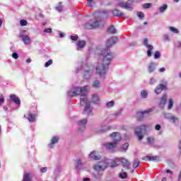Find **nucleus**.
<instances>
[{"label":"nucleus","mask_w":181,"mask_h":181,"mask_svg":"<svg viewBox=\"0 0 181 181\" xmlns=\"http://www.w3.org/2000/svg\"><path fill=\"white\" fill-rule=\"evenodd\" d=\"M166 101H168V95L166 94H164L160 101V105H165L166 104Z\"/></svg>","instance_id":"23"},{"label":"nucleus","mask_w":181,"mask_h":181,"mask_svg":"<svg viewBox=\"0 0 181 181\" xmlns=\"http://www.w3.org/2000/svg\"><path fill=\"white\" fill-rule=\"evenodd\" d=\"M27 119L30 122H33L36 119V115L30 113Z\"/></svg>","instance_id":"24"},{"label":"nucleus","mask_w":181,"mask_h":181,"mask_svg":"<svg viewBox=\"0 0 181 181\" xmlns=\"http://www.w3.org/2000/svg\"><path fill=\"white\" fill-rule=\"evenodd\" d=\"M124 168H127V169H129V166L131 163H129V161L125 158H120Z\"/></svg>","instance_id":"19"},{"label":"nucleus","mask_w":181,"mask_h":181,"mask_svg":"<svg viewBox=\"0 0 181 181\" xmlns=\"http://www.w3.org/2000/svg\"><path fill=\"white\" fill-rule=\"evenodd\" d=\"M93 87H94L95 88H100V81L97 80L93 82Z\"/></svg>","instance_id":"36"},{"label":"nucleus","mask_w":181,"mask_h":181,"mask_svg":"<svg viewBox=\"0 0 181 181\" xmlns=\"http://www.w3.org/2000/svg\"><path fill=\"white\" fill-rule=\"evenodd\" d=\"M146 129H148V126L146 124H141L140 127L136 128L134 134L138 136L139 141H142L144 139V135L142 134L146 133Z\"/></svg>","instance_id":"4"},{"label":"nucleus","mask_w":181,"mask_h":181,"mask_svg":"<svg viewBox=\"0 0 181 181\" xmlns=\"http://www.w3.org/2000/svg\"><path fill=\"white\" fill-rule=\"evenodd\" d=\"M170 120L173 122V124H176V122H177V121H179V119H177L175 116H171L170 117Z\"/></svg>","instance_id":"35"},{"label":"nucleus","mask_w":181,"mask_h":181,"mask_svg":"<svg viewBox=\"0 0 181 181\" xmlns=\"http://www.w3.org/2000/svg\"><path fill=\"white\" fill-rule=\"evenodd\" d=\"M180 153L181 154V141L179 143Z\"/></svg>","instance_id":"58"},{"label":"nucleus","mask_w":181,"mask_h":181,"mask_svg":"<svg viewBox=\"0 0 181 181\" xmlns=\"http://www.w3.org/2000/svg\"><path fill=\"white\" fill-rule=\"evenodd\" d=\"M71 39L72 40H74V41H77L78 40V36H73V35H71Z\"/></svg>","instance_id":"51"},{"label":"nucleus","mask_w":181,"mask_h":181,"mask_svg":"<svg viewBox=\"0 0 181 181\" xmlns=\"http://www.w3.org/2000/svg\"><path fill=\"white\" fill-rule=\"evenodd\" d=\"M159 162V156H151L150 157V162Z\"/></svg>","instance_id":"31"},{"label":"nucleus","mask_w":181,"mask_h":181,"mask_svg":"<svg viewBox=\"0 0 181 181\" xmlns=\"http://www.w3.org/2000/svg\"><path fill=\"white\" fill-rule=\"evenodd\" d=\"M144 45L148 49L147 50L148 57H151V56H152V49H153V46L148 44V38H145L144 40Z\"/></svg>","instance_id":"7"},{"label":"nucleus","mask_w":181,"mask_h":181,"mask_svg":"<svg viewBox=\"0 0 181 181\" xmlns=\"http://www.w3.org/2000/svg\"><path fill=\"white\" fill-rule=\"evenodd\" d=\"M87 6H88V8H93V6L95 5V1L94 0H87Z\"/></svg>","instance_id":"29"},{"label":"nucleus","mask_w":181,"mask_h":181,"mask_svg":"<svg viewBox=\"0 0 181 181\" xmlns=\"http://www.w3.org/2000/svg\"><path fill=\"white\" fill-rule=\"evenodd\" d=\"M118 42V38L115 36L112 37L111 38H109L106 42V47H112L115 43Z\"/></svg>","instance_id":"8"},{"label":"nucleus","mask_w":181,"mask_h":181,"mask_svg":"<svg viewBox=\"0 0 181 181\" xmlns=\"http://www.w3.org/2000/svg\"><path fill=\"white\" fill-rule=\"evenodd\" d=\"M163 90H167V86L166 85L163 84H159L158 86H156L155 89V93L156 94H160Z\"/></svg>","instance_id":"12"},{"label":"nucleus","mask_w":181,"mask_h":181,"mask_svg":"<svg viewBox=\"0 0 181 181\" xmlns=\"http://www.w3.org/2000/svg\"><path fill=\"white\" fill-rule=\"evenodd\" d=\"M80 166H83V161H81V159H77V160H76L75 168H76V169H78V168H80Z\"/></svg>","instance_id":"26"},{"label":"nucleus","mask_w":181,"mask_h":181,"mask_svg":"<svg viewBox=\"0 0 181 181\" xmlns=\"http://www.w3.org/2000/svg\"><path fill=\"white\" fill-rule=\"evenodd\" d=\"M166 173H170L171 175L173 174V173L170 170H167Z\"/></svg>","instance_id":"59"},{"label":"nucleus","mask_w":181,"mask_h":181,"mask_svg":"<svg viewBox=\"0 0 181 181\" xmlns=\"http://www.w3.org/2000/svg\"><path fill=\"white\" fill-rule=\"evenodd\" d=\"M5 102V98H4V95H0V104H2Z\"/></svg>","instance_id":"49"},{"label":"nucleus","mask_w":181,"mask_h":181,"mask_svg":"<svg viewBox=\"0 0 181 181\" xmlns=\"http://www.w3.org/2000/svg\"><path fill=\"white\" fill-rule=\"evenodd\" d=\"M170 30L171 32H173V33H179V30H177V28H175L174 27H170Z\"/></svg>","instance_id":"43"},{"label":"nucleus","mask_w":181,"mask_h":181,"mask_svg":"<svg viewBox=\"0 0 181 181\" xmlns=\"http://www.w3.org/2000/svg\"><path fill=\"white\" fill-rule=\"evenodd\" d=\"M51 64H53V60L49 59L48 62L45 63V67H49V66H51Z\"/></svg>","instance_id":"45"},{"label":"nucleus","mask_w":181,"mask_h":181,"mask_svg":"<svg viewBox=\"0 0 181 181\" xmlns=\"http://www.w3.org/2000/svg\"><path fill=\"white\" fill-rule=\"evenodd\" d=\"M120 162H121V158H116L112 160L111 162L110 163V167L117 168V166H118V163H119Z\"/></svg>","instance_id":"13"},{"label":"nucleus","mask_w":181,"mask_h":181,"mask_svg":"<svg viewBox=\"0 0 181 181\" xmlns=\"http://www.w3.org/2000/svg\"><path fill=\"white\" fill-rule=\"evenodd\" d=\"M10 99L11 101H13L15 104H18V105H21V99L16 96V95H11Z\"/></svg>","instance_id":"17"},{"label":"nucleus","mask_w":181,"mask_h":181,"mask_svg":"<svg viewBox=\"0 0 181 181\" xmlns=\"http://www.w3.org/2000/svg\"><path fill=\"white\" fill-rule=\"evenodd\" d=\"M162 128V127H160V124H156L155 126V129L156 131H160V129Z\"/></svg>","instance_id":"52"},{"label":"nucleus","mask_w":181,"mask_h":181,"mask_svg":"<svg viewBox=\"0 0 181 181\" xmlns=\"http://www.w3.org/2000/svg\"><path fill=\"white\" fill-rule=\"evenodd\" d=\"M84 26L85 29H88V30L91 29H97V28L100 26V23L98 21L93 22L92 21H90L89 22L85 23Z\"/></svg>","instance_id":"6"},{"label":"nucleus","mask_w":181,"mask_h":181,"mask_svg":"<svg viewBox=\"0 0 181 181\" xmlns=\"http://www.w3.org/2000/svg\"><path fill=\"white\" fill-rule=\"evenodd\" d=\"M92 102L93 103V104H97V103H98V95L97 94L93 95Z\"/></svg>","instance_id":"27"},{"label":"nucleus","mask_w":181,"mask_h":181,"mask_svg":"<svg viewBox=\"0 0 181 181\" xmlns=\"http://www.w3.org/2000/svg\"><path fill=\"white\" fill-rule=\"evenodd\" d=\"M137 16H139L140 19H142V18H145V14H144L142 12H139L137 13Z\"/></svg>","instance_id":"47"},{"label":"nucleus","mask_w":181,"mask_h":181,"mask_svg":"<svg viewBox=\"0 0 181 181\" xmlns=\"http://www.w3.org/2000/svg\"><path fill=\"white\" fill-rule=\"evenodd\" d=\"M90 77H91V75L90 74V71H85L83 74V78H85V80H88Z\"/></svg>","instance_id":"30"},{"label":"nucleus","mask_w":181,"mask_h":181,"mask_svg":"<svg viewBox=\"0 0 181 181\" xmlns=\"http://www.w3.org/2000/svg\"><path fill=\"white\" fill-rule=\"evenodd\" d=\"M83 181H90V178L86 177V178H83Z\"/></svg>","instance_id":"61"},{"label":"nucleus","mask_w":181,"mask_h":181,"mask_svg":"<svg viewBox=\"0 0 181 181\" xmlns=\"http://www.w3.org/2000/svg\"><path fill=\"white\" fill-rule=\"evenodd\" d=\"M88 93V86H83L81 88H75L74 91L68 93V97H74V95H80L81 104L84 105L85 108L83 110V114L86 115H90L91 114V106L90 103L87 102V93Z\"/></svg>","instance_id":"1"},{"label":"nucleus","mask_w":181,"mask_h":181,"mask_svg":"<svg viewBox=\"0 0 181 181\" xmlns=\"http://www.w3.org/2000/svg\"><path fill=\"white\" fill-rule=\"evenodd\" d=\"M40 172L41 173H45V172H47V168L46 167L41 168Z\"/></svg>","instance_id":"55"},{"label":"nucleus","mask_w":181,"mask_h":181,"mask_svg":"<svg viewBox=\"0 0 181 181\" xmlns=\"http://www.w3.org/2000/svg\"><path fill=\"white\" fill-rule=\"evenodd\" d=\"M103 145L107 151H114L115 148H117V143L115 141L113 143L107 142L105 143Z\"/></svg>","instance_id":"9"},{"label":"nucleus","mask_w":181,"mask_h":181,"mask_svg":"<svg viewBox=\"0 0 181 181\" xmlns=\"http://www.w3.org/2000/svg\"><path fill=\"white\" fill-rule=\"evenodd\" d=\"M144 9H149V8H152L151 3H146L143 4Z\"/></svg>","instance_id":"32"},{"label":"nucleus","mask_w":181,"mask_h":181,"mask_svg":"<svg viewBox=\"0 0 181 181\" xmlns=\"http://www.w3.org/2000/svg\"><path fill=\"white\" fill-rule=\"evenodd\" d=\"M100 57H102L103 61L102 63L98 64L96 66V73L99 76H104V74L107 70H108V67H110V64H111V60L114 59L112 56V52L108 49H104L102 50V53L99 54Z\"/></svg>","instance_id":"2"},{"label":"nucleus","mask_w":181,"mask_h":181,"mask_svg":"<svg viewBox=\"0 0 181 181\" xmlns=\"http://www.w3.org/2000/svg\"><path fill=\"white\" fill-rule=\"evenodd\" d=\"M173 107V99L170 98L168 102V110H172Z\"/></svg>","instance_id":"34"},{"label":"nucleus","mask_w":181,"mask_h":181,"mask_svg":"<svg viewBox=\"0 0 181 181\" xmlns=\"http://www.w3.org/2000/svg\"><path fill=\"white\" fill-rule=\"evenodd\" d=\"M159 57H160V52H159L158 51H156L154 54V59H159Z\"/></svg>","instance_id":"44"},{"label":"nucleus","mask_w":181,"mask_h":181,"mask_svg":"<svg viewBox=\"0 0 181 181\" xmlns=\"http://www.w3.org/2000/svg\"><path fill=\"white\" fill-rule=\"evenodd\" d=\"M156 64L155 62H150L148 65V71L151 74L155 71Z\"/></svg>","instance_id":"15"},{"label":"nucleus","mask_w":181,"mask_h":181,"mask_svg":"<svg viewBox=\"0 0 181 181\" xmlns=\"http://www.w3.org/2000/svg\"><path fill=\"white\" fill-rule=\"evenodd\" d=\"M58 142H59V137L57 136L52 137L51 140V143L49 144V148H53V146L54 145V144H57Z\"/></svg>","instance_id":"22"},{"label":"nucleus","mask_w":181,"mask_h":181,"mask_svg":"<svg viewBox=\"0 0 181 181\" xmlns=\"http://www.w3.org/2000/svg\"><path fill=\"white\" fill-rule=\"evenodd\" d=\"M26 62L28 63H30L32 62V59H30V58H28V59H26Z\"/></svg>","instance_id":"60"},{"label":"nucleus","mask_w":181,"mask_h":181,"mask_svg":"<svg viewBox=\"0 0 181 181\" xmlns=\"http://www.w3.org/2000/svg\"><path fill=\"white\" fill-rule=\"evenodd\" d=\"M112 13H113V16H116L117 18H121V16H124V13L121 12V11L118 9H115L112 11Z\"/></svg>","instance_id":"18"},{"label":"nucleus","mask_w":181,"mask_h":181,"mask_svg":"<svg viewBox=\"0 0 181 181\" xmlns=\"http://www.w3.org/2000/svg\"><path fill=\"white\" fill-rule=\"evenodd\" d=\"M141 95L142 98H146V97H148V92H146V90H142L141 93Z\"/></svg>","instance_id":"40"},{"label":"nucleus","mask_w":181,"mask_h":181,"mask_svg":"<svg viewBox=\"0 0 181 181\" xmlns=\"http://www.w3.org/2000/svg\"><path fill=\"white\" fill-rule=\"evenodd\" d=\"M106 168H108L107 163H103L101 165H95L94 166V169L98 172H103V170H105Z\"/></svg>","instance_id":"10"},{"label":"nucleus","mask_w":181,"mask_h":181,"mask_svg":"<svg viewBox=\"0 0 181 181\" xmlns=\"http://www.w3.org/2000/svg\"><path fill=\"white\" fill-rule=\"evenodd\" d=\"M20 25H21V26H26L28 25V21H26L25 19L21 20Z\"/></svg>","instance_id":"37"},{"label":"nucleus","mask_w":181,"mask_h":181,"mask_svg":"<svg viewBox=\"0 0 181 181\" xmlns=\"http://www.w3.org/2000/svg\"><path fill=\"white\" fill-rule=\"evenodd\" d=\"M2 26V20H0V28Z\"/></svg>","instance_id":"63"},{"label":"nucleus","mask_w":181,"mask_h":181,"mask_svg":"<svg viewBox=\"0 0 181 181\" xmlns=\"http://www.w3.org/2000/svg\"><path fill=\"white\" fill-rule=\"evenodd\" d=\"M144 26H146V25H148V23L147 22H144Z\"/></svg>","instance_id":"64"},{"label":"nucleus","mask_w":181,"mask_h":181,"mask_svg":"<svg viewBox=\"0 0 181 181\" xmlns=\"http://www.w3.org/2000/svg\"><path fill=\"white\" fill-rule=\"evenodd\" d=\"M143 160H148L151 162V156H145L142 158Z\"/></svg>","instance_id":"48"},{"label":"nucleus","mask_w":181,"mask_h":181,"mask_svg":"<svg viewBox=\"0 0 181 181\" xmlns=\"http://www.w3.org/2000/svg\"><path fill=\"white\" fill-rule=\"evenodd\" d=\"M13 59H15V60H17V59H19V56L18 55V53L13 52L12 54Z\"/></svg>","instance_id":"46"},{"label":"nucleus","mask_w":181,"mask_h":181,"mask_svg":"<svg viewBox=\"0 0 181 181\" xmlns=\"http://www.w3.org/2000/svg\"><path fill=\"white\" fill-rule=\"evenodd\" d=\"M86 42L85 40H81L78 42V47H81L82 49L83 47H86Z\"/></svg>","instance_id":"28"},{"label":"nucleus","mask_w":181,"mask_h":181,"mask_svg":"<svg viewBox=\"0 0 181 181\" xmlns=\"http://www.w3.org/2000/svg\"><path fill=\"white\" fill-rule=\"evenodd\" d=\"M139 166V160H135L133 163V168L136 169Z\"/></svg>","instance_id":"42"},{"label":"nucleus","mask_w":181,"mask_h":181,"mask_svg":"<svg viewBox=\"0 0 181 181\" xmlns=\"http://www.w3.org/2000/svg\"><path fill=\"white\" fill-rule=\"evenodd\" d=\"M166 69L165 68H161L159 69L160 73H163Z\"/></svg>","instance_id":"57"},{"label":"nucleus","mask_w":181,"mask_h":181,"mask_svg":"<svg viewBox=\"0 0 181 181\" xmlns=\"http://www.w3.org/2000/svg\"><path fill=\"white\" fill-rule=\"evenodd\" d=\"M44 32H45V33H52V28H45V29L44 30Z\"/></svg>","instance_id":"54"},{"label":"nucleus","mask_w":181,"mask_h":181,"mask_svg":"<svg viewBox=\"0 0 181 181\" xmlns=\"http://www.w3.org/2000/svg\"><path fill=\"white\" fill-rule=\"evenodd\" d=\"M21 39L24 43V45H30L32 41L30 40V37L29 35H21Z\"/></svg>","instance_id":"16"},{"label":"nucleus","mask_w":181,"mask_h":181,"mask_svg":"<svg viewBox=\"0 0 181 181\" xmlns=\"http://www.w3.org/2000/svg\"><path fill=\"white\" fill-rule=\"evenodd\" d=\"M135 0H128L126 2L120 1L117 4V6L122 8V9H126V11H134V7H132V6Z\"/></svg>","instance_id":"3"},{"label":"nucleus","mask_w":181,"mask_h":181,"mask_svg":"<svg viewBox=\"0 0 181 181\" xmlns=\"http://www.w3.org/2000/svg\"><path fill=\"white\" fill-rule=\"evenodd\" d=\"M167 180L168 179H166V177H163L161 181H167Z\"/></svg>","instance_id":"62"},{"label":"nucleus","mask_w":181,"mask_h":181,"mask_svg":"<svg viewBox=\"0 0 181 181\" xmlns=\"http://www.w3.org/2000/svg\"><path fill=\"white\" fill-rule=\"evenodd\" d=\"M128 146H129L128 143H125L124 144H123L122 148L124 151H127L128 149Z\"/></svg>","instance_id":"50"},{"label":"nucleus","mask_w":181,"mask_h":181,"mask_svg":"<svg viewBox=\"0 0 181 181\" xmlns=\"http://www.w3.org/2000/svg\"><path fill=\"white\" fill-rule=\"evenodd\" d=\"M119 176V177H121V179H127L128 175H127V173H120Z\"/></svg>","instance_id":"41"},{"label":"nucleus","mask_w":181,"mask_h":181,"mask_svg":"<svg viewBox=\"0 0 181 181\" xmlns=\"http://www.w3.org/2000/svg\"><path fill=\"white\" fill-rule=\"evenodd\" d=\"M147 142L148 144H153V142H155V139L152 136L148 137Z\"/></svg>","instance_id":"39"},{"label":"nucleus","mask_w":181,"mask_h":181,"mask_svg":"<svg viewBox=\"0 0 181 181\" xmlns=\"http://www.w3.org/2000/svg\"><path fill=\"white\" fill-rule=\"evenodd\" d=\"M89 158L91 159H94V160H100L101 159V156L97 155V151H93L89 154Z\"/></svg>","instance_id":"14"},{"label":"nucleus","mask_w":181,"mask_h":181,"mask_svg":"<svg viewBox=\"0 0 181 181\" xmlns=\"http://www.w3.org/2000/svg\"><path fill=\"white\" fill-rule=\"evenodd\" d=\"M22 181H32V174L30 173L24 174Z\"/></svg>","instance_id":"21"},{"label":"nucleus","mask_w":181,"mask_h":181,"mask_svg":"<svg viewBox=\"0 0 181 181\" xmlns=\"http://www.w3.org/2000/svg\"><path fill=\"white\" fill-rule=\"evenodd\" d=\"M56 9H57V11L60 12L63 9V7L62 6H57Z\"/></svg>","instance_id":"56"},{"label":"nucleus","mask_w":181,"mask_h":181,"mask_svg":"<svg viewBox=\"0 0 181 181\" xmlns=\"http://www.w3.org/2000/svg\"><path fill=\"white\" fill-rule=\"evenodd\" d=\"M107 30L110 35H115V33H117V30L114 25H110Z\"/></svg>","instance_id":"25"},{"label":"nucleus","mask_w":181,"mask_h":181,"mask_svg":"<svg viewBox=\"0 0 181 181\" xmlns=\"http://www.w3.org/2000/svg\"><path fill=\"white\" fill-rule=\"evenodd\" d=\"M110 137L112 138L114 142H117V144L122 139L121 134L118 132H113L110 134Z\"/></svg>","instance_id":"11"},{"label":"nucleus","mask_w":181,"mask_h":181,"mask_svg":"<svg viewBox=\"0 0 181 181\" xmlns=\"http://www.w3.org/2000/svg\"><path fill=\"white\" fill-rule=\"evenodd\" d=\"M79 130L81 131L82 128H86V125H87V119H81L79 121Z\"/></svg>","instance_id":"20"},{"label":"nucleus","mask_w":181,"mask_h":181,"mask_svg":"<svg viewBox=\"0 0 181 181\" xmlns=\"http://www.w3.org/2000/svg\"><path fill=\"white\" fill-rule=\"evenodd\" d=\"M168 9V5L164 4L161 7H160V12L162 13L164 11H166Z\"/></svg>","instance_id":"38"},{"label":"nucleus","mask_w":181,"mask_h":181,"mask_svg":"<svg viewBox=\"0 0 181 181\" xmlns=\"http://www.w3.org/2000/svg\"><path fill=\"white\" fill-rule=\"evenodd\" d=\"M115 102L114 100H111L108 103H106V106H107V108H111V107H114L115 105Z\"/></svg>","instance_id":"33"},{"label":"nucleus","mask_w":181,"mask_h":181,"mask_svg":"<svg viewBox=\"0 0 181 181\" xmlns=\"http://www.w3.org/2000/svg\"><path fill=\"white\" fill-rule=\"evenodd\" d=\"M155 83H156V80L153 78H152L150 81H149V84L153 85L155 84Z\"/></svg>","instance_id":"53"},{"label":"nucleus","mask_w":181,"mask_h":181,"mask_svg":"<svg viewBox=\"0 0 181 181\" xmlns=\"http://www.w3.org/2000/svg\"><path fill=\"white\" fill-rule=\"evenodd\" d=\"M153 111V108H149L146 110L141 111V112H137L136 114V118L137 121H142L145 117V114H149V112H152Z\"/></svg>","instance_id":"5"}]
</instances>
